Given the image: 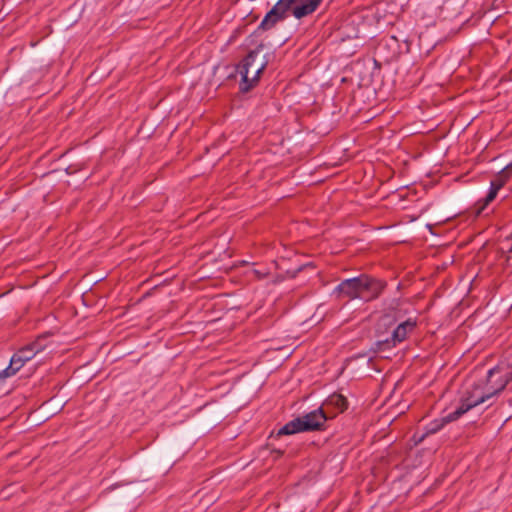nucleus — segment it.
Masks as SVG:
<instances>
[{
	"instance_id": "13",
	"label": "nucleus",
	"mask_w": 512,
	"mask_h": 512,
	"mask_svg": "<svg viewBox=\"0 0 512 512\" xmlns=\"http://www.w3.org/2000/svg\"><path fill=\"white\" fill-rule=\"evenodd\" d=\"M511 173H512V162L510 164H508L505 168H503L497 177H501L506 182L507 179L510 177Z\"/></svg>"
},
{
	"instance_id": "11",
	"label": "nucleus",
	"mask_w": 512,
	"mask_h": 512,
	"mask_svg": "<svg viewBox=\"0 0 512 512\" xmlns=\"http://www.w3.org/2000/svg\"><path fill=\"white\" fill-rule=\"evenodd\" d=\"M450 416H451V412L449 414H447L446 416L442 417L441 419H436V420L432 421L427 426L426 433L434 434V433L438 432L439 430H441L445 424L453 422L454 420H450V418H449Z\"/></svg>"
},
{
	"instance_id": "12",
	"label": "nucleus",
	"mask_w": 512,
	"mask_h": 512,
	"mask_svg": "<svg viewBox=\"0 0 512 512\" xmlns=\"http://www.w3.org/2000/svg\"><path fill=\"white\" fill-rule=\"evenodd\" d=\"M19 368L10 360L9 366L0 372V378H7L15 375Z\"/></svg>"
},
{
	"instance_id": "8",
	"label": "nucleus",
	"mask_w": 512,
	"mask_h": 512,
	"mask_svg": "<svg viewBox=\"0 0 512 512\" xmlns=\"http://www.w3.org/2000/svg\"><path fill=\"white\" fill-rule=\"evenodd\" d=\"M324 411L329 419L334 418L339 413H343L348 408V400L340 393L331 394L322 404Z\"/></svg>"
},
{
	"instance_id": "10",
	"label": "nucleus",
	"mask_w": 512,
	"mask_h": 512,
	"mask_svg": "<svg viewBox=\"0 0 512 512\" xmlns=\"http://www.w3.org/2000/svg\"><path fill=\"white\" fill-rule=\"evenodd\" d=\"M504 184L505 180L501 177H496L491 181L487 195L476 204L477 215H479L496 198L498 191L504 186Z\"/></svg>"
},
{
	"instance_id": "2",
	"label": "nucleus",
	"mask_w": 512,
	"mask_h": 512,
	"mask_svg": "<svg viewBox=\"0 0 512 512\" xmlns=\"http://www.w3.org/2000/svg\"><path fill=\"white\" fill-rule=\"evenodd\" d=\"M387 283L384 280L361 274L354 278L345 279L334 289V294L341 299H362L371 301L377 299Z\"/></svg>"
},
{
	"instance_id": "1",
	"label": "nucleus",
	"mask_w": 512,
	"mask_h": 512,
	"mask_svg": "<svg viewBox=\"0 0 512 512\" xmlns=\"http://www.w3.org/2000/svg\"><path fill=\"white\" fill-rule=\"evenodd\" d=\"M323 0H278L266 13L257 27V31L266 32L273 29L291 14L300 20L312 15Z\"/></svg>"
},
{
	"instance_id": "4",
	"label": "nucleus",
	"mask_w": 512,
	"mask_h": 512,
	"mask_svg": "<svg viewBox=\"0 0 512 512\" xmlns=\"http://www.w3.org/2000/svg\"><path fill=\"white\" fill-rule=\"evenodd\" d=\"M329 419L328 414L323 407H319L302 417H297L284 426H282L277 435H292L300 432L319 431L324 428L326 421Z\"/></svg>"
},
{
	"instance_id": "3",
	"label": "nucleus",
	"mask_w": 512,
	"mask_h": 512,
	"mask_svg": "<svg viewBox=\"0 0 512 512\" xmlns=\"http://www.w3.org/2000/svg\"><path fill=\"white\" fill-rule=\"evenodd\" d=\"M261 49L262 45L251 50L237 65L236 71L241 76L239 89L243 93L250 91L258 83L261 73L267 66V61L258 59Z\"/></svg>"
},
{
	"instance_id": "6",
	"label": "nucleus",
	"mask_w": 512,
	"mask_h": 512,
	"mask_svg": "<svg viewBox=\"0 0 512 512\" xmlns=\"http://www.w3.org/2000/svg\"><path fill=\"white\" fill-rule=\"evenodd\" d=\"M486 393L490 399L500 394L506 386L512 381V372L505 371L499 366H495L488 370L485 379L481 380Z\"/></svg>"
},
{
	"instance_id": "5",
	"label": "nucleus",
	"mask_w": 512,
	"mask_h": 512,
	"mask_svg": "<svg viewBox=\"0 0 512 512\" xmlns=\"http://www.w3.org/2000/svg\"><path fill=\"white\" fill-rule=\"evenodd\" d=\"M490 399L489 395L484 389L481 380L473 382L467 386L465 392L460 400V405L451 412L450 420H457L470 409L485 403Z\"/></svg>"
},
{
	"instance_id": "7",
	"label": "nucleus",
	"mask_w": 512,
	"mask_h": 512,
	"mask_svg": "<svg viewBox=\"0 0 512 512\" xmlns=\"http://www.w3.org/2000/svg\"><path fill=\"white\" fill-rule=\"evenodd\" d=\"M416 327V321L409 318L406 321L400 323L392 332L390 338L378 341L376 343L379 350L390 349L395 347L397 344L403 342L409 333H411Z\"/></svg>"
},
{
	"instance_id": "9",
	"label": "nucleus",
	"mask_w": 512,
	"mask_h": 512,
	"mask_svg": "<svg viewBox=\"0 0 512 512\" xmlns=\"http://www.w3.org/2000/svg\"><path fill=\"white\" fill-rule=\"evenodd\" d=\"M42 349H43V347L40 345V343L38 341L32 342V343L22 347L21 349H19L11 357V361L20 370L27 361L31 360Z\"/></svg>"
},
{
	"instance_id": "14",
	"label": "nucleus",
	"mask_w": 512,
	"mask_h": 512,
	"mask_svg": "<svg viewBox=\"0 0 512 512\" xmlns=\"http://www.w3.org/2000/svg\"><path fill=\"white\" fill-rule=\"evenodd\" d=\"M510 253H511V255L507 257L508 260H510L512 258V248L510 249Z\"/></svg>"
}]
</instances>
